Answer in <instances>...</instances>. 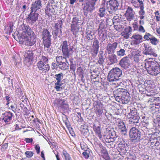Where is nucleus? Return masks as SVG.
Instances as JSON below:
<instances>
[{"label":"nucleus","mask_w":160,"mask_h":160,"mask_svg":"<svg viewBox=\"0 0 160 160\" xmlns=\"http://www.w3.org/2000/svg\"><path fill=\"white\" fill-rule=\"evenodd\" d=\"M103 142L105 143L106 145L107 146V147L109 148H111L112 147H113L114 146L113 145H112V144L110 143H112V141H103Z\"/></svg>","instance_id":"nucleus-49"},{"label":"nucleus","mask_w":160,"mask_h":160,"mask_svg":"<svg viewBox=\"0 0 160 160\" xmlns=\"http://www.w3.org/2000/svg\"><path fill=\"white\" fill-rule=\"evenodd\" d=\"M48 3H49V5H50V4L52 6V7L53 8L55 9L56 8L57 4V2H55L54 0H49Z\"/></svg>","instance_id":"nucleus-46"},{"label":"nucleus","mask_w":160,"mask_h":160,"mask_svg":"<svg viewBox=\"0 0 160 160\" xmlns=\"http://www.w3.org/2000/svg\"><path fill=\"white\" fill-rule=\"evenodd\" d=\"M155 16L156 17L157 20L158 21H160V16L159 13L158 11L156 12H155Z\"/></svg>","instance_id":"nucleus-61"},{"label":"nucleus","mask_w":160,"mask_h":160,"mask_svg":"<svg viewBox=\"0 0 160 160\" xmlns=\"http://www.w3.org/2000/svg\"><path fill=\"white\" fill-rule=\"evenodd\" d=\"M126 115L129 119L128 121L130 124L133 123L138 126L139 125L138 121L140 118L135 108H128L126 113Z\"/></svg>","instance_id":"nucleus-2"},{"label":"nucleus","mask_w":160,"mask_h":160,"mask_svg":"<svg viewBox=\"0 0 160 160\" xmlns=\"http://www.w3.org/2000/svg\"><path fill=\"white\" fill-rule=\"evenodd\" d=\"M38 69L43 72H48L50 69V66L48 63H45L42 61H39L37 63Z\"/></svg>","instance_id":"nucleus-20"},{"label":"nucleus","mask_w":160,"mask_h":160,"mask_svg":"<svg viewBox=\"0 0 160 160\" xmlns=\"http://www.w3.org/2000/svg\"><path fill=\"white\" fill-rule=\"evenodd\" d=\"M122 89L119 88L115 90L113 92L114 97L116 101L117 102H120V98L122 96L123 92L122 91Z\"/></svg>","instance_id":"nucleus-27"},{"label":"nucleus","mask_w":160,"mask_h":160,"mask_svg":"<svg viewBox=\"0 0 160 160\" xmlns=\"http://www.w3.org/2000/svg\"><path fill=\"white\" fill-rule=\"evenodd\" d=\"M118 131L119 133L120 138L125 140L128 137L127 129L124 122L121 120H118Z\"/></svg>","instance_id":"nucleus-5"},{"label":"nucleus","mask_w":160,"mask_h":160,"mask_svg":"<svg viewBox=\"0 0 160 160\" xmlns=\"http://www.w3.org/2000/svg\"><path fill=\"white\" fill-rule=\"evenodd\" d=\"M35 34L33 32L31 33V35L25 36L22 37L24 44L28 46H31L35 44L36 39L34 36Z\"/></svg>","instance_id":"nucleus-7"},{"label":"nucleus","mask_w":160,"mask_h":160,"mask_svg":"<svg viewBox=\"0 0 160 160\" xmlns=\"http://www.w3.org/2000/svg\"><path fill=\"white\" fill-rule=\"evenodd\" d=\"M86 37V38L88 40H92L93 38L92 35L90 33L87 34Z\"/></svg>","instance_id":"nucleus-63"},{"label":"nucleus","mask_w":160,"mask_h":160,"mask_svg":"<svg viewBox=\"0 0 160 160\" xmlns=\"http://www.w3.org/2000/svg\"><path fill=\"white\" fill-rule=\"evenodd\" d=\"M116 54L118 56L122 57L126 55L125 51L124 49L120 48L119 50L117 52Z\"/></svg>","instance_id":"nucleus-39"},{"label":"nucleus","mask_w":160,"mask_h":160,"mask_svg":"<svg viewBox=\"0 0 160 160\" xmlns=\"http://www.w3.org/2000/svg\"><path fill=\"white\" fill-rule=\"evenodd\" d=\"M43 40L44 41V47L48 48H49L51 44V38Z\"/></svg>","instance_id":"nucleus-37"},{"label":"nucleus","mask_w":160,"mask_h":160,"mask_svg":"<svg viewBox=\"0 0 160 160\" xmlns=\"http://www.w3.org/2000/svg\"><path fill=\"white\" fill-rule=\"evenodd\" d=\"M92 47L96 48L99 49V42L97 39H95L94 40L93 42Z\"/></svg>","instance_id":"nucleus-47"},{"label":"nucleus","mask_w":160,"mask_h":160,"mask_svg":"<svg viewBox=\"0 0 160 160\" xmlns=\"http://www.w3.org/2000/svg\"><path fill=\"white\" fill-rule=\"evenodd\" d=\"M13 114L10 112H6L2 114L1 118L4 121L6 124H9L12 119Z\"/></svg>","instance_id":"nucleus-13"},{"label":"nucleus","mask_w":160,"mask_h":160,"mask_svg":"<svg viewBox=\"0 0 160 160\" xmlns=\"http://www.w3.org/2000/svg\"><path fill=\"white\" fill-rule=\"evenodd\" d=\"M62 153L66 160H72L69 154L65 150H63Z\"/></svg>","instance_id":"nucleus-44"},{"label":"nucleus","mask_w":160,"mask_h":160,"mask_svg":"<svg viewBox=\"0 0 160 160\" xmlns=\"http://www.w3.org/2000/svg\"><path fill=\"white\" fill-rule=\"evenodd\" d=\"M119 64L121 67L125 69L129 68L130 65L129 58L127 56L123 58L120 61Z\"/></svg>","instance_id":"nucleus-15"},{"label":"nucleus","mask_w":160,"mask_h":160,"mask_svg":"<svg viewBox=\"0 0 160 160\" xmlns=\"http://www.w3.org/2000/svg\"><path fill=\"white\" fill-rule=\"evenodd\" d=\"M33 53L32 50H28L25 52L24 56V62L27 65L30 64L33 58Z\"/></svg>","instance_id":"nucleus-16"},{"label":"nucleus","mask_w":160,"mask_h":160,"mask_svg":"<svg viewBox=\"0 0 160 160\" xmlns=\"http://www.w3.org/2000/svg\"><path fill=\"white\" fill-rule=\"evenodd\" d=\"M140 32L144 33L145 32V30L142 26L139 25L138 27V31Z\"/></svg>","instance_id":"nucleus-56"},{"label":"nucleus","mask_w":160,"mask_h":160,"mask_svg":"<svg viewBox=\"0 0 160 160\" xmlns=\"http://www.w3.org/2000/svg\"><path fill=\"white\" fill-rule=\"evenodd\" d=\"M71 31L73 32V35H75L78 31V25L72 24L71 25Z\"/></svg>","instance_id":"nucleus-35"},{"label":"nucleus","mask_w":160,"mask_h":160,"mask_svg":"<svg viewBox=\"0 0 160 160\" xmlns=\"http://www.w3.org/2000/svg\"><path fill=\"white\" fill-rule=\"evenodd\" d=\"M98 33L99 40H101L102 42H103L107 37V33L104 28V24L101 23L99 24L98 28Z\"/></svg>","instance_id":"nucleus-8"},{"label":"nucleus","mask_w":160,"mask_h":160,"mask_svg":"<svg viewBox=\"0 0 160 160\" xmlns=\"http://www.w3.org/2000/svg\"><path fill=\"white\" fill-rule=\"evenodd\" d=\"M106 13V9L104 8H101L99 9L98 15L101 18L104 17Z\"/></svg>","instance_id":"nucleus-34"},{"label":"nucleus","mask_w":160,"mask_h":160,"mask_svg":"<svg viewBox=\"0 0 160 160\" xmlns=\"http://www.w3.org/2000/svg\"><path fill=\"white\" fill-rule=\"evenodd\" d=\"M145 66L148 73L151 75L156 76L160 72V68L154 58H150Z\"/></svg>","instance_id":"nucleus-1"},{"label":"nucleus","mask_w":160,"mask_h":160,"mask_svg":"<svg viewBox=\"0 0 160 160\" xmlns=\"http://www.w3.org/2000/svg\"><path fill=\"white\" fill-rule=\"evenodd\" d=\"M145 50L143 52V53L146 55H152L153 56L156 57L157 56V54L154 51L152 47L148 45H144Z\"/></svg>","instance_id":"nucleus-24"},{"label":"nucleus","mask_w":160,"mask_h":160,"mask_svg":"<svg viewBox=\"0 0 160 160\" xmlns=\"http://www.w3.org/2000/svg\"><path fill=\"white\" fill-rule=\"evenodd\" d=\"M45 13L48 15H49L51 13H53L54 12V9L52 7V6L50 4L49 5V3H48L47 5L45 8Z\"/></svg>","instance_id":"nucleus-30"},{"label":"nucleus","mask_w":160,"mask_h":160,"mask_svg":"<svg viewBox=\"0 0 160 160\" xmlns=\"http://www.w3.org/2000/svg\"><path fill=\"white\" fill-rule=\"evenodd\" d=\"M82 150L84 151L88 150L87 146L86 144H84L83 142H82L80 144Z\"/></svg>","instance_id":"nucleus-52"},{"label":"nucleus","mask_w":160,"mask_h":160,"mask_svg":"<svg viewBox=\"0 0 160 160\" xmlns=\"http://www.w3.org/2000/svg\"><path fill=\"white\" fill-rule=\"evenodd\" d=\"M139 8L140 10L139 11V17L142 20L145 18V12L144 10V8H143L142 7H141V8Z\"/></svg>","instance_id":"nucleus-36"},{"label":"nucleus","mask_w":160,"mask_h":160,"mask_svg":"<svg viewBox=\"0 0 160 160\" xmlns=\"http://www.w3.org/2000/svg\"><path fill=\"white\" fill-rule=\"evenodd\" d=\"M8 147V143H5L2 144L1 146L2 150H4L7 148Z\"/></svg>","instance_id":"nucleus-62"},{"label":"nucleus","mask_w":160,"mask_h":160,"mask_svg":"<svg viewBox=\"0 0 160 160\" xmlns=\"http://www.w3.org/2000/svg\"><path fill=\"white\" fill-rule=\"evenodd\" d=\"M79 22V20L76 17H74L73 18L72 22V24L78 25V23Z\"/></svg>","instance_id":"nucleus-55"},{"label":"nucleus","mask_w":160,"mask_h":160,"mask_svg":"<svg viewBox=\"0 0 160 160\" xmlns=\"http://www.w3.org/2000/svg\"><path fill=\"white\" fill-rule=\"evenodd\" d=\"M99 60L98 61V63L100 65H102L104 62V59L103 54H99L98 55Z\"/></svg>","instance_id":"nucleus-42"},{"label":"nucleus","mask_w":160,"mask_h":160,"mask_svg":"<svg viewBox=\"0 0 160 160\" xmlns=\"http://www.w3.org/2000/svg\"><path fill=\"white\" fill-rule=\"evenodd\" d=\"M62 22L61 20L58 21V22L56 23L54 27L53 33L56 36H58L60 38L62 36V31L61 28L62 27Z\"/></svg>","instance_id":"nucleus-9"},{"label":"nucleus","mask_w":160,"mask_h":160,"mask_svg":"<svg viewBox=\"0 0 160 160\" xmlns=\"http://www.w3.org/2000/svg\"><path fill=\"white\" fill-rule=\"evenodd\" d=\"M59 104L60 105V106L61 108H64V105H67L66 104V101L65 100H63L62 99H59Z\"/></svg>","instance_id":"nucleus-51"},{"label":"nucleus","mask_w":160,"mask_h":160,"mask_svg":"<svg viewBox=\"0 0 160 160\" xmlns=\"http://www.w3.org/2000/svg\"><path fill=\"white\" fill-rule=\"evenodd\" d=\"M95 4L87 2L83 8L84 15L87 16L88 13H91L95 9Z\"/></svg>","instance_id":"nucleus-14"},{"label":"nucleus","mask_w":160,"mask_h":160,"mask_svg":"<svg viewBox=\"0 0 160 160\" xmlns=\"http://www.w3.org/2000/svg\"><path fill=\"white\" fill-rule=\"evenodd\" d=\"M42 39H43L51 38V35L48 30L46 28L42 29Z\"/></svg>","instance_id":"nucleus-28"},{"label":"nucleus","mask_w":160,"mask_h":160,"mask_svg":"<svg viewBox=\"0 0 160 160\" xmlns=\"http://www.w3.org/2000/svg\"><path fill=\"white\" fill-rule=\"evenodd\" d=\"M21 28L22 31V38L26 35H31V33L33 32L30 27L28 25L23 24L21 25Z\"/></svg>","instance_id":"nucleus-18"},{"label":"nucleus","mask_w":160,"mask_h":160,"mask_svg":"<svg viewBox=\"0 0 160 160\" xmlns=\"http://www.w3.org/2000/svg\"><path fill=\"white\" fill-rule=\"evenodd\" d=\"M63 77V74L61 72L58 74H56L55 75L54 78L57 80V82L55 84V87L56 90L57 91H59L60 89L62 88H61L62 84V83L61 80Z\"/></svg>","instance_id":"nucleus-11"},{"label":"nucleus","mask_w":160,"mask_h":160,"mask_svg":"<svg viewBox=\"0 0 160 160\" xmlns=\"http://www.w3.org/2000/svg\"><path fill=\"white\" fill-rule=\"evenodd\" d=\"M130 97L128 96H126L125 95H123L120 98L119 102H122L124 104H127L130 101Z\"/></svg>","instance_id":"nucleus-32"},{"label":"nucleus","mask_w":160,"mask_h":160,"mask_svg":"<svg viewBox=\"0 0 160 160\" xmlns=\"http://www.w3.org/2000/svg\"><path fill=\"white\" fill-rule=\"evenodd\" d=\"M134 13L132 8L128 7L125 13L127 20L130 21L132 20L134 18Z\"/></svg>","instance_id":"nucleus-25"},{"label":"nucleus","mask_w":160,"mask_h":160,"mask_svg":"<svg viewBox=\"0 0 160 160\" xmlns=\"http://www.w3.org/2000/svg\"><path fill=\"white\" fill-rule=\"evenodd\" d=\"M101 152L102 153L104 154L106 156L107 154V152L105 148H101Z\"/></svg>","instance_id":"nucleus-64"},{"label":"nucleus","mask_w":160,"mask_h":160,"mask_svg":"<svg viewBox=\"0 0 160 160\" xmlns=\"http://www.w3.org/2000/svg\"><path fill=\"white\" fill-rule=\"evenodd\" d=\"M120 8L119 3L117 0H110L107 2V10L110 14L113 15Z\"/></svg>","instance_id":"nucleus-4"},{"label":"nucleus","mask_w":160,"mask_h":160,"mask_svg":"<svg viewBox=\"0 0 160 160\" xmlns=\"http://www.w3.org/2000/svg\"><path fill=\"white\" fill-rule=\"evenodd\" d=\"M27 157H31L33 154V153L31 151H27L25 153Z\"/></svg>","instance_id":"nucleus-54"},{"label":"nucleus","mask_w":160,"mask_h":160,"mask_svg":"<svg viewBox=\"0 0 160 160\" xmlns=\"http://www.w3.org/2000/svg\"><path fill=\"white\" fill-rule=\"evenodd\" d=\"M134 39L131 42V44L132 45L138 44L140 43L142 39V36L138 34H133L131 38Z\"/></svg>","instance_id":"nucleus-22"},{"label":"nucleus","mask_w":160,"mask_h":160,"mask_svg":"<svg viewBox=\"0 0 160 160\" xmlns=\"http://www.w3.org/2000/svg\"><path fill=\"white\" fill-rule=\"evenodd\" d=\"M132 27L134 29V30L138 31V29L139 26L137 22H135L132 24Z\"/></svg>","instance_id":"nucleus-57"},{"label":"nucleus","mask_w":160,"mask_h":160,"mask_svg":"<svg viewBox=\"0 0 160 160\" xmlns=\"http://www.w3.org/2000/svg\"><path fill=\"white\" fill-rule=\"evenodd\" d=\"M94 131L95 132L96 135L98 137L99 139H101L102 137L100 130V127L96 126L95 125L93 126Z\"/></svg>","instance_id":"nucleus-31"},{"label":"nucleus","mask_w":160,"mask_h":160,"mask_svg":"<svg viewBox=\"0 0 160 160\" xmlns=\"http://www.w3.org/2000/svg\"><path fill=\"white\" fill-rule=\"evenodd\" d=\"M90 153V152L89 151V149H88L84 151L83 152L82 154L84 157L85 158L88 159L89 157Z\"/></svg>","instance_id":"nucleus-48"},{"label":"nucleus","mask_w":160,"mask_h":160,"mask_svg":"<svg viewBox=\"0 0 160 160\" xmlns=\"http://www.w3.org/2000/svg\"><path fill=\"white\" fill-rule=\"evenodd\" d=\"M58 64V68L62 70H65L68 68L69 64L67 61V62L60 61Z\"/></svg>","instance_id":"nucleus-29"},{"label":"nucleus","mask_w":160,"mask_h":160,"mask_svg":"<svg viewBox=\"0 0 160 160\" xmlns=\"http://www.w3.org/2000/svg\"><path fill=\"white\" fill-rule=\"evenodd\" d=\"M61 46L63 55L65 57L69 58L72 54L73 47L70 46V44L68 45L66 41H63Z\"/></svg>","instance_id":"nucleus-6"},{"label":"nucleus","mask_w":160,"mask_h":160,"mask_svg":"<svg viewBox=\"0 0 160 160\" xmlns=\"http://www.w3.org/2000/svg\"><path fill=\"white\" fill-rule=\"evenodd\" d=\"M144 0H138L140 5L139 6V8H141V7H142L144 8L143 2Z\"/></svg>","instance_id":"nucleus-60"},{"label":"nucleus","mask_w":160,"mask_h":160,"mask_svg":"<svg viewBox=\"0 0 160 160\" xmlns=\"http://www.w3.org/2000/svg\"><path fill=\"white\" fill-rule=\"evenodd\" d=\"M48 57L42 56L39 61H42L45 63H48Z\"/></svg>","instance_id":"nucleus-50"},{"label":"nucleus","mask_w":160,"mask_h":160,"mask_svg":"<svg viewBox=\"0 0 160 160\" xmlns=\"http://www.w3.org/2000/svg\"><path fill=\"white\" fill-rule=\"evenodd\" d=\"M98 49L92 47L91 52V54L93 56H96L98 52Z\"/></svg>","instance_id":"nucleus-45"},{"label":"nucleus","mask_w":160,"mask_h":160,"mask_svg":"<svg viewBox=\"0 0 160 160\" xmlns=\"http://www.w3.org/2000/svg\"><path fill=\"white\" fill-rule=\"evenodd\" d=\"M117 136L116 135L115 132L114 131L113 132H112L111 134V136L109 138L112 139L114 140H115Z\"/></svg>","instance_id":"nucleus-59"},{"label":"nucleus","mask_w":160,"mask_h":160,"mask_svg":"<svg viewBox=\"0 0 160 160\" xmlns=\"http://www.w3.org/2000/svg\"><path fill=\"white\" fill-rule=\"evenodd\" d=\"M142 125L143 126L142 127L143 129H151V128L150 126L149 123L145 121H144V120L142 121Z\"/></svg>","instance_id":"nucleus-43"},{"label":"nucleus","mask_w":160,"mask_h":160,"mask_svg":"<svg viewBox=\"0 0 160 160\" xmlns=\"http://www.w3.org/2000/svg\"><path fill=\"white\" fill-rule=\"evenodd\" d=\"M30 13L27 18V20L29 23L32 24L38 19L39 14L38 12L30 11Z\"/></svg>","instance_id":"nucleus-12"},{"label":"nucleus","mask_w":160,"mask_h":160,"mask_svg":"<svg viewBox=\"0 0 160 160\" xmlns=\"http://www.w3.org/2000/svg\"><path fill=\"white\" fill-rule=\"evenodd\" d=\"M93 104L95 112L98 115H101L103 112L102 104L99 102L96 101Z\"/></svg>","instance_id":"nucleus-17"},{"label":"nucleus","mask_w":160,"mask_h":160,"mask_svg":"<svg viewBox=\"0 0 160 160\" xmlns=\"http://www.w3.org/2000/svg\"><path fill=\"white\" fill-rule=\"evenodd\" d=\"M130 137L132 139L131 140H140L141 132L135 128H132L129 132Z\"/></svg>","instance_id":"nucleus-10"},{"label":"nucleus","mask_w":160,"mask_h":160,"mask_svg":"<svg viewBox=\"0 0 160 160\" xmlns=\"http://www.w3.org/2000/svg\"><path fill=\"white\" fill-rule=\"evenodd\" d=\"M108 59L111 64L116 63L118 61L116 55L113 53L109 56Z\"/></svg>","instance_id":"nucleus-33"},{"label":"nucleus","mask_w":160,"mask_h":160,"mask_svg":"<svg viewBox=\"0 0 160 160\" xmlns=\"http://www.w3.org/2000/svg\"><path fill=\"white\" fill-rule=\"evenodd\" d=\"M42 7L41 2L40 0H36L31 4L30 11L38 12V11Z\"/></svg>","instance_id":"nucleus-21"},{"label":"nucleus","mask_w":160,"mask_h":160,"mask_svg":"<svg viewBox=\"0 0 160 160\" xmlns=\"http://www.w3.org/2000/svg\"><path fill=\"white\" fill-rule=\"evenodd\" d=\"M159 40L156 38L154 36L150 41V43L153 45H157L159 43Z\"/></svg>","instance_id":"nucleus-40"},{"label":"nucleus","mask_w":160,"mask_h":160,"mask_svg":"<svg viewBox=\"0 0 160 160\" xmlns=\"http://www.w3.org/2000/svg\"><path fill=\"white\" fill-rule=\"evenodd\" d=\"M122 75V70L118 68H113L109 72L108 76V79L109 82L116 81Z\"/></svg>","instance_id":"nucleus-3"},{"label":"nucleus","mask_w":160,"mask_h":160,"mask_svg":"<svg viewBox=\"0 0 160 160\" xmlns=\"http://www.w3.org/2000/svg\"><path fill=\"white\" fill-rule=\"evenodd\" d=\"M154 36L149 33L146 32L143 37V38L145 40L150 41Z\"/></svg>","instance_id":"nucleus-38"},{"label":"nucleus","mask_w":160,"mask_h":160,"mask_svg":"<svg viewBox=\"0 0 160 160\" xmlns=\"http://www.w3.org/2000/svg\"><path fill=\"white\" fill-rule=\"evenodd\" d=\"M141 54L140 52L138 50L132 52V58L136 63H138L141 60H142V59L143 56Z\"/></svg>","instance_id":"nucleus-19"},{"label":"nucleus","mask_w":160,"mask_h":160,"mask_svg":"<svg viewBox=\"0 0 160 160\" xmlns=\"http://www.w3.org/2000/svg\"><path fill=\"white\" fill-rule=\"evenodd\" d=\"M114 27L117 30H121L124 28L122 25L120 24V23H119L117 25H115Z\"/></svg>","instance_id":"nucleus-53"},{"label":"nucleus","mask_w":160,"mask_h":160,"mask_svg":"<svg viewBox=\"0 0 160 160\" xmlns=\"http://www.w3.org/2000/svg\"><path fill=\"white\" fill-rule=\"evenodd\" d=\"M117 46L118 43L116 42H114L112 43H108L106 48L108 54L113 53Z\"/></svg>","instance_id":"nucleus-23"},{"label":"nucleus","mask_w":160,"mask_h":160,"mask_svg":"<svg viewBox=\"0 0 160 160\" xmlns=\"http://www.w3.org/2000/svg\"><path fill=\"white\" fill-rule=\"evenodd\" d=\"M67 57H63L62 56H57L56 58V60L58 63H59V62L61 61L62 62H67V60L66 59Z\"/></svg>","instance_id":"nucleus-41"},{"label":"nucleus","mask_w":160,"mask_h":160,"mask_svg":"<svg viewBox=\"0 0 160 160\" xmlns=\"http://www.w3.org/2000/svg\"><path fill=\"white\" fill-rule=\"evenodd\" d=\"M142 130L143 131L145 134H148L149 135H150V133L149 132H150L151 129H143L142 127Z\"/></svg>","instance_id":"nucleus-58"},{"label":"nucleus","mask_w":160,"mask_h":160,"mask_svg":"<svg viewBox=\"0 0 160 160\" xmlns=\"http://www.w3.org/2000/svg\"><path fill=\"white\" fill-rule=\"evenodd\" d=\"M132 32V27L130 26L127 27L124 29L122 32L121 35L124 38L128 39L131 34Z\"/></svg>","instance_id":"nucleus-26"}]
</instances>
